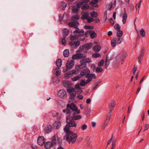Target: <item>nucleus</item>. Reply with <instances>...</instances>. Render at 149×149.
I'll return each mask as SVG.
<instances>
[{
	"label": "nucleus",
	"instance_id": "1",
	"mask_svg": "<svg viewBox=\"0 0 149 149\" xmlns=\"http://www.w3.org/2000/svg\"><path fill=\"white\" fill-rule=\"evenodd\" d=\"M70 115L66 117V125L64 128V130L66 134L65 135L66 140L68 142L69 144L71 143H74L76 141L77 137V135L76 133H74L70 130V127H76L77 125L75 121L71 118Z\"/></svg>",
	"mask_w": 149,
	"mask_h": 149
},
{
	"label": "nucleus",
	"instance_id": "2",
	"mask_svg": "<svg viewBox=\"0 0 149 149\" xmlns=\"http://www.w3.org/2000/svg\"><path fill=\"white\" fill-rule=\"evenodd\" d=\"M67 107V114H71L72 113L76 112L77 114H79L80 112V110L78 109L76 105L73 103L70 104H68Z\"/></svg>",
	"mask_w": 149,
	"mask_h": 149
},
{
	"label": "nucleus",
	"instance_id": "3",
	"mask_svg": "<svg viewBox=\"0 0 149 149\" xmlns=\"http://www.w3.org/2000/svg\"><path fill=\"white\" fill-rule=\"evenodd\" d=\"M86 56V54H83L81 53L77 54L74 55L72 57V58L73 60L76 59H79L83 58L86 61V63H89L91 61V60L90 58H88L85 59Z\"/></svg>",
	"mask_w": 149,
	"mask_h": 149
},
{
	"label": "nucleus",
	"instance_id": "4",
	"mask_svg": "<svg viewBox=\"0 0 149 149\" xmlns=\"http://www.w3.org/2000/svg\"><path fill=\"white\" fill-rule=\"evenodd\" d=\"M77 30L73 32L74 35H77L80 38L79 40L81 41H84L85 39L84 38V31L83 30L81 29H79V28L77 29Z\"/></svg>",
	"mask_w": 149,
	"mask_h": 149
},
{
	"label": "nucleus",
	"instance_id": "5",
	"mask_svg": "<svg viewBox=\"0 0 149 149\" xmlns=\"http://www.w3.org/2000/svg\"><path fill=\"white\" fill-rule=\"evenodd\" d=\"M67 92L70 94L71 99H74L76 95L75 89L72 87L68 88L67 89Z\"/></svg>",
	"mask_w": 149,
	"mask_h": 149
},
{
	"label": "nucleus",
	"instance_id": "6",
	"mask_svg": "<svg viewBox=\"0 0 149 149\" xmlns=\"http://www.w3.org/2000/svg\"><path fill=\"white\" fill-rule=\"evenodd\" d=\"M58 95L59 97L63 99L66 98L67 95L66 91L63 90H60Z\"/></svg>",
	"mask_w": 149,
	"mask_h": 149
},
{
	"label": "nucleus",
	"instance_id": "7",
	"mask_svg": "<svg viewBox=\"0 0 149 149\" xmlns=\"http://www.w3.org/2000/svg\"><path fill=\"white\" fill-rule=\"evenodd\" d=\"M77 114L76 112L73 113L72 114V116H71L70 118L73 120H77L81 119V116L80 115H76Z\"/></svg>",
	"mask_w": 149,
	"mask_h": 149
},
{
	"label": "nucleus",
	"instance_id": "8",
	"mask_svg": "<svg viewBox=\"0 0 149 149\" xmlns=\"http://www.w3.org/2000/svg\"><path fill=\"white\" fill-rule=\"evenodd\" d=\"M74 62L73 61L71 60L68 61L65 65L66 70H68L70 68H71L74 65Z\"/></svg>",
	"mask_w": 149,
	"mask_h": 149
},
{
	"label": "nucleus",
	"instance_id": "9",
	"mask_svg": "<svg viewBox=\"0 0 149 149\" xmlns=\"http://www.w3.org/2000/svg\"><path fill=\"white\" fill-rule=\"evenodd\" d=\"M79 25V23L78 21L74 22H71L68 23V25L69 26L74 27L76 29H78V26Z\"/></svg>",
	"mask_w": 149,
	"mask_h": 149
},
{
	"label": "nucleus",
	"instance_id": "10",
	"mask_svg": "<svg viewBox=\"0 0 149 149\" xmlns=\"http://www.w3.org/2000/svg\"><path fill=\"white\" fill-rule=\"evenodd\" d=\"M70 1H72L74 0H68ZM82 1L78 2L76 5L77 7V8H80L81 7L82 5H83L84 3H88L90 0H81Z\"/></svg>",
	"mask_w": 149,
	"mask_h": 149
},
{
	"label": "nucleus",
	"instance_id": "11",
	"mask_svg": "<svg viewBox=\"0 0 149 149\" xmlns=\"http://www.w3.org/2000/svg\"><path fill=\"white\" fill-rule=\"evenodd\" d=\"M90 73V70L87 68H86L85 69H83L80 72V75L81 77L86 76V74Z\"/></svg>",
	"mask_w": 149,
	"mask_h": 149
},
{
	"label": "nucleus",
	"instance_id": "12",
	"mask_svg": "<svg viewBox=\"0 0 149 149\" xmlns=\"http://www.w3.org/2000/svg\"><path fill=\"white\" fill-rule=\"evenodd\" d=\"M92 45L93 44L91 42L86 43L82 47L81 49H85L88 50L91 48Z\"/></svg>",
	"mask_w": 149,
	"mask_h": 149
},
{
	"label": "nucleus",
	"instance_id": "13",
	"mask_svg": "<svg viewBox=\"0 0 149 149\" xmlns=\"http://www.w3.org/2000/svg\"><path fill=\"white\" fill-rule=\"evenodd\" d=\"M116 104V102L114 101H112L110 102L109 105V108L110 109L109 112L108 113V114H111V112L112 111L114 107Z\"/></svg>",
	"mask_w": 149,
	"mask_h": 149
},
{
	"label": "nucleus",
	"instance_id": "14",
	"mask_svg": "<svg viewBox=\"0 0 149 149\" xmlns=\"http://www.w3.org/2000/svg\"><path fill=\"white\" fill-rule=\"evenodd\" d=\"M80 44V42L77 41L76 42L74 41L70 43V45L72 48H76Z\"/></svg>",
	"mask_w": 149,
	"mask_h": 149
},
{
	"label": "nucleus",
	"instance_id": "15",
	"mask_svg": "<svg viewBox=\"0 0 149 149\" xmlns=\"http://www.w3.org/2000/svg\"><path fill=\"white\" fill-rule=\"evenodd\" d=\"M123 9L124 10V13L122 17V22L123 24H125L126 23V21L127 19V16L125 8H124Z\"/></svg>",
	"mask_w": 149,
	"mask_h": 149
},
{
	"label": "nucleus",
	"instance_id": "16",
	"mask_svg": "<svg viewBox=\"0 0 149 149\" xmlns=\"http://www.w3.org/2000/svg\"><path fill=\"white\" fill-rule=\"evenodd\" d=\"M58 138L57 134H54V135L52 137V142L53 143L54 145H55L58 141Z\"/></svg>",
	"mask_w": 149,
	"mask_h": 149
},
{
	"label": "nucleus",
	"instance_id": "17",
	"mask_svg": "<svg viewBox=\"0 0 149 149\" xmlns=\"http://www.w3.org/2000/svg\"><path fill=\"white\" fill-rule=\"evenodd\" d=\"M126 56L127 55L126 52H124L123 54H120L118 55V56L121 59L120 62L122 64L123 63L124 60L125 59Z\"/></svg>",
	"mask_w": 149,
	"mask_h": 149
},
{
	"label": "nucleus",
	"instance_id": "18",
	"mask_svg": "<svg viewBox=\"0 0 149 149\" xmlns=\"http://www.w3.org/2000/svg\"><path fill=\"white\" fill-rule=\"evenodd\" d=\"M44 138L42 136H39L38 139V144L40 146H42L45 143Z\"/></svg>",
	"mask_w": 149,
	"mask_h": 149
},
{
	"label": "nucleus",
	"instance_id": "19",
	"mask_svg": "<svg viewBox=\"0 0 149 149\" xmlns=\"http://www.w3.org/2000/svg\"><path fill=\"white\" fill-rule=\"evenodd\" d=\"M86 77L88 79H90L92 81V79L96 78V77L94 74H90L88 73L86 74Z\"/></svg>",
	"mask_w": 149,
	"mask_h": 149
},
{
	"label": "nucleus",
	"instance_id": "20",
	"mask_svg": "<svg viewBox=\"0 0 149 149\" xmlns=\"http://www.w3.org/2000/svg\"><path fill=\"white\" fill-rule=\"evenodd\" d=\"M45 147L46 149H49L54 146L52 142L48 141L45 143Z\"/></svg>",
	"mask_w": 149,
	"mask_h": 149
},
{
	"label": "nucleus",
	"instance_id": "21",
	"mask_svg": "<svg viewBox=\"0 0 149 149\" xmlns=\"http://www.w3.org/2000/svg\"><path fill=\"white\" fill-rule=\"evenodd\" d=\"M52 125H47L44 129V131L47 133H49L52 130Z\"/></svg>",
	"mask_w": 149,
	"mask_h": 149
},
{
	"label": "nucleus",
	"instance_id": "22",
	"mask_svg": "<svg viewBox=\"0 0 149 149\" xmlns=\"http://www.w3.org/2000/svg\"><path fill=\"white\" fill-rule=\"evenodd\" d=\"M98 0H92L90 3V4L93 7H96L98 6L97 3H98Z\"/></svg>",
	"mask_w": 149,
	"mask_h": 149
},
{
	"label": "nucleus",
	"instance_id": "23",
	"mask_svg": "<svg viewBox=\"0 0 149 149\" xmlns=\"http://www.w3.org/2000/svg\"><path fill=\"white\" fill-rule=\"evenodd\" d=\"M53 125L54 127H56V129H58L61 126V122L59 120L55 121Z\"/></svg>",
	"mask_w": 149,
	"mask_h": 149
},
{
	"label": "nucleus",
	"instance_id": "24",
	"mask_svg": "<svg viewBox=\"0 0 149 149\" xmlns=\"http://www.w3.org/2000/svg\"><path fill=\"white\" fill-rule=\"evenodd\" d=\"M111 116V114H107V119L104 122V128H105L106 126H107L108 123V122L110 120V117Z\"/></svg>",
	"mask_w": 149,
	"mask_h": 149
},
{
	"label": "nucleus",
	"instance_id": "25",
	"mask_svg": "<svg viewBox=\"0 0 149 149\" xmlns=\"http://www.w3.org/2000/svg\"><path fill=\"white\" fill-rule=\"evenodd\" d=\"M86 67L80 64L79 65H76L75 66V69L77 71H79L81 69H82Z\"/></svg>",
	"mask_w": 149,
	"mask_h": 149
},
{
	"label": "nucleus",
	"instance_id": "26",
	"mask_svg": "<svg viewBox=\"0 0 149 149\" xmlns=\"http://www.w3.org/2000/svg\"><path fill=\"white\" fill-rule=\"evenodd\" d=\"M89 15V14L88 13L86 12H84L82 15L81 19L83 20L87 19Z\"/></svg>",
	"mask_w": 149,
	"mask_h": 149
},
{
	"label": "nucleus",
	"instance_id": "27",
	"mask_svg": "<svg viewBox=\"0 0 149 149\" xmlns=\"http://www.w3.org/2000/svg\"><path fill=\"white\" fill-rule=\"evenodd\" d=\"M93 49L95 52H98L100 50L101 47L99 45H96L95 46L93 47Z\"/></svg>",
	"mask_w": 149,
	"mask_h": 149
},
{
	"label": "nucleus",
	"instance_id": "28",
	"mask_svg": "<svg viewBox=\"0 0 149 149\" xmlns=\"http://www.w3.org/2000/svg\"><path fill=\"white\" fill-rule=\"evenodd\" d=\"M74 36L71 35L70 37V40H74L78 39H79L80 38L77 35H74Z\"/></svg>",
	"mask_w": 149,
	"mask_h": 149
},
{
	"label": "nucleus",
	"instance_id": "29",
	"mask_svg": "<svg viewBox=\"0 0 149 149\" xmlns=\"http://www.w3.org/2000/svg\"><path fill=\"white\" fill-rule=\"evenodd\" d=\"M117 39L116 38H113L111 40V45L112 47H114L116 45Z\"/></svg>",
	"mask_w": 149,
	"mask_h": 149
},
{
	"label": "nucleus",
	"instance_id": "30",
	"mask_svg": "<svg viewBox=\"0 0 149 149\" xmlns=\"http://www.w3.org/2000/svg\"><path fill=\"white\" fill-rule=\"evenodd\" d=\"M62 60L61 59H59L56 61V64L58 68L61 66L62 65Z\"/></svg>",
	"mask_w": 149,
	"mask_h": 149
},
{
	"label": "nucleus",
	"instance_id": "31",
	"mask_svg": "<svg viewBox=\"0 0 149 149\" xmlns=\"http://www.w3.org/2000/svg\"><path fill=\"white\" fill-rule=\"evenodd\" d=\"M55 70L56 71V77L59 76L61 74V70L60 69L58 68H56L55 69Z\"/></svg>",
	"mask_w": 149,
	"mask_h": 149
},
{
	"label": "nucleus",
	"instance_id": "32",
	"mask_svg": "<svg viewBox=\"0 0 149 149\" xmlns=\"http://www.w3.org/2000/svg\"><path fill=\"white\" fill-rule=\"evenodd\" d=\"M63 54L65 57H68L69 54V49H65L63 52Z\"/></svg>",
	"mask_w": 149,
	"mask_h": 149
},
{
	"label": "nucleus",
	"instance_id": "33",
	"mask_svg": "<svg viewBox=\"0 0 149 149\" xmlns=\"http://www.w3.org/2000/svg\"><path fill=\"white\" fill-rule=\"evenodd\" d=\"M91 31L92 32H91L90 34V36L92 39H93L96 37V33L94 31L91 30Z\"/></svg>",
	"mask_w": 149,
	"mask_h": 149
},
{
	"label": "nucleus",
	"instance_id": "34",
	"mask_svg": "<svg viewBox=\"0 0 149 149\" xmlns=\"http://www.w3.org/2000/svg\"><path fill=\"white\" fill-rule=\"evenodd\" d=\"M89 7L90 6L88 4L85 3L82 6V9L86 10L88 9Z\"/></svg>",
	"mask_w": 149,
	"mask_h": 149
},
{
	"label": "nucleus",
	"instance_id": "35",
	"mask_svg": "<svg viewBox=\"0 0 149 149\" xmlns=\"http://www.w3.org/2000/svg\"><path fill=\"white\" fill-rule=\"evenodd\" d=\"M71 73L70 71L68 72L64 75V77L65 78H69L72 76Z\"/></svg>",
	"mask_w": 149,
	"mask_h": 149
},
{
	"label": "nucleus",
	"instance_id": "36",
	"mask_svg": "<svg viewBox=\"0 0 149 149\" xmlns=\"http://www.w3.org/2000/svg\"><path fill=\"white\" fill-rule=\"evenodd\" d=\"M91 15L93 17L95 18L97 17L98 16V14L95 11H93L92 12L90 13Z\"/></svg>",
	"mask_w": 149,
	"mask_h": 149
},
{
	"label": "nucleus",
	"instance_id": "37",
	"mask_svg": "<svg viewBox=\"0 0 149 149\" xmlns=\"http://www.w3.org/2000/svg\"><path fill=\"white\" fill-rule=\"evenodd\" d=\"M117 36L118 37L120 38L123 35V32L120 30L118 31L116 33Z\"/></svg>",
	"mask_w": 149,
	"mask_h": 149
},
{
	"label": "nucleus",
	"instance_id": "38",
	"mask_svg": "<svg viewBox=\"0 0 149 149\" xmlns=\"http://www.w3.org/2000/svg\"><path fill=\"white\" fill-rule=\"evenodd\" d=\"M96 53L97 52L94 53L92 54V56L93 58H97L100 57L101 56V55L100 54Z\"/></svg>",
	"mask_w": 149,
	"mask_h": 149
},
{
	"label": "nucleus",
	"instance_id": "39",
	"mask_svg": "<svg viewBox=\"0 0 149 149\" xmlns=\"http://www.w3.org/2000/svg\"><path fill=\"white\" fill-rule=\"evenodd\" d=\"M103 68L101 67H97L96 69V72L97 73H100L103 71Z\"/></svg>",
	"mask_w": 149,
	"mask_h": 149
},
{
	"label": "nucleus",
	"instance_id": "40",
	"mask_svg": "<svg viewBox=\"0 0 149 149\" xmlns=\"http://www.w3.org/2000/svg\"><path fill=\"white\" fill-rule=\"evenodd\" d=\"M61 5L62 8V10H64L67 6L66 4L64 2H62L61 3Z\"/></svg>",
	"mask_w": 149,
	"mask_h": 149
},
{
	"label": "nucleus",
	"instance_id": "41",
	"mask_svg": "<svg viewBox=\"0 0 149 149\" xmlns=\"http://www.w3.org/2000/svg\"><path fill=\"white\" fill-rule=\"evenodd\" d=\"M69 33V30L67 29H64L63 30V33L64 34V35L66 36H67Z\"/></svg>",
	"mask_w": 149,
	"mask_h": 149
},
{
	"label": "nucleus",
	"instance_id": "42",
	"mask_svg": "<svg viewBox=\"0 0 149 149\" xmlns=\"http://www.w3.org/2000/svg\"><path fill=\"white\" fill-rule=\"evenodd\" d=\"M104 63V60L102 59L100 60L98 63V65L99 67L102 66H103Z\"/></svg>",
	"mask_w": 149,
	"mask_h": 149
},
{
	"label": "nucleus",
	"instance_id": "43",
	"mask_svg": "<svg viewBox=\"0 0 149 149\" xmlns=\"http://www.w3.org/2000/svg\"><path fill=\"white\" fill-rule=\"evenodd\" d=\"M81 78V76H80L79 75H78V76H76V77H73L72 79V80L73 81H77V80Z\"/></svg>",
	"mask_w": 149,
	"mask_h": 149
},
{
	"label": "nucleus",
	"instance_id": "44",
	"mask_svg": "<svg viewBox=\"0 0 149 149\" xmlns=\"http://www.w3.org/2000/svg\"><path fill=\"white\" fill-rule=\"evenodd\" d=\"M80 64L82 65H84V66L87 67L86 63V61H84V60L83 59L82 60H81L80 61Z\"/></svg>",
	"mask_w": 149,
	"mask_h": 149
},
{
	"label": "nucleus",
	"instance_id": "45",
	"mask_svg": "<svg viewBox=\"0 0 149 149\" xmlns=\"http://www.w3.org/2000/svg\"><path fill=\"white\" fill-rule=\"evenodd\" d=\"M140 34L141 35L142 37H144L145 36V32L144 30L142 29L140 31Z\"/></svg>",
	"mask_w": 149,
	"mask_h": 149
},
{
	"label": "nucleus",
	"instance_id": "46",
	"mask_svg": "<svg viewBox=\"0 0 149 149\" xmlns=\"http://www.w3.org/2000/svg\"><path fill=\"white\" fill-rule=\"evenodd\" d=\"M114 28L116 30L118 31L120 29V26H119L118 24H117L115 25Z\"/></svg>",
	"mask_w": 149,
	"mask_h": 149
},
{
	"label": "nucleus",
	"instance_id": "47",
	"mask_svg": "<svg viewBox=\"0 0 149 149\" xmlns=\"http://www.w3.org/2000/svg\"><path fill=\"white\" fill-rule=\"evenodd\" d=\"M84 27L86 29H91L93 28V26L87 25L84 26Z\"/></svg>",
	"mask_w": 149,
	"mask_h": 149
},
{
	"label": "nucleus",
	"instance_id": "48",
	"mask_svg": "<svg viewBox=\"0 0 149 149\" xmlns=\"http://www.w3.org/2000/svg\"><path fill=\"white\" fill-rule=\"evenodd\" d=\"M79 17L78 15L73 16L72 17V20H78L79 19Z\"/></svg>",
	"mask_w": 149,
	"mask_h": 149
},
{
	"label": "nucleus",
	"instance_id": "49",
	"mask_svg": "<svg viewBox=\"0 0 149 149\" xmlns=\"http://www.w3.org/2000/svg\"><path fill=\"white\" fill-rule=\"evenodd\" d=\"M144 53V50L143 49H142L141 51V52L139 56V58H142Z\"/></svg>",
	"mask_w": 149,
	"mask_h": 149
},
{
	"label": "nucleus",
	"instance_id": "50",
	"mask_svg": "<svg viewBox=\"0 0 149 149\" xmlns=\"http://www.w3.org/2000/svg\"><path fill=\"white\" fill-rule=\"evenodd\" d=\"M75 91L76 94V95L77 94H80L82 93L83 92V91L81 89H75Z\"/></svg>",
	"mask_w": 149,
	"mask_h": 149
},
{
	"label": "nucleus",
	"instance_id": "51",
	"mask_svg": "<svg viewBox=\"0 0 149 149\" xmlns=\"http://www.w3.org/2000/svg\"><path fill=\"white\" fill-rule=\"evenodd\" d=\"M85 81L84 80H81L79 84L81 86H84L86 85Z\"/></svg>",
	"mask_w": 149,
	"mask_h": 149
},
{
	"label": "nucleus",
	"instance_id": "52",
	"mask_svg": "<svg viewBox=\"0 0 149 149\" xmlns=\"http://www.w3.org/2000/svg\"><path fill=\"white\" fill-rule=\"evenodd\" d=\"M70 72H71V73L72 75V74H77L78 73V72L79 71H77L76 70H73L70 71Z\"/></svg>",
	"mask_w": 149,
	"mask_h": 149
},
{
	"label": "nucleus",
	"instance_id": "53",
	"mask_svg": "<svg viewBox=\"0 0 149 149\" xmlns=\"http://www.w3.org/2000/svg\"><path fill=\"white\" fill-rule=\"evenodd\" d=\"M65 37H64L61 40L62 44L64 45H65L66 44V41L65 39Z\"/></svg>",
	"mask_w": 149,
	"mask_h": 149
},
{
	"label": "nucleus",
	"instance_id": "54",
	"mask_svg": "<svg viewBox=\"0 0 149 149\" xmlns=\"http://www.w3.org/2000/svg\"><path fill=\"white\" fill-rule=\"evenodd\" d=\"M87 19V20L88 22L89 23L91 22L94 21V19L91 17H90L89 18H88Z\"/></svg>",
	"mask_w": 149,
	"mask_h": 149
},
{
	"label": "nucleus",
	"instance_id": "55",
	"mask_svg": "<svg viewBox=\"0 0 149 149\" xmlns=\"http://www.w3.org/2000/svg\"><path fill=\"white\" fill-rule=\"evenodd\" d=\"M107 58H106V60H105V68L106 69H107V67H108L110 62L109 61H107Z\"/></svg>",
	"mask_w": 149,
	"mask_h": 149
},
{
	"label": "nucleus",
	"instance_id": "56",
	"mask_svg": "<svg viewBox=\"0 0 149 149\" xmlns=\"http://www.w3.org/2000/svg\"><path fill=\"white\" fill-rule=\"evenodd\" d=\"M80 86V85L79 84H76L74 86L75 88V89H81V88Z\"/></svg>",
	"mask_w": 149,
	"mask_h": 149
},
{
	"label": "nucleus",
	"instance_id": "57",
	"mask_svg": "<svg viewBox=\"0 0 149 149\" xmlns=\"http://www.w3.org/2000/svg\"><path fill=\"white\" fill-rule=\"evenodd\" d=\"M87 125L86 124L83 125L81 127V129L82 130H84L87 129Z\"/></svg>",
	"mask_w": 149,
	"mask_h": 149
},
{
	"label": "nucleus",
	"instance_id": "58",
	"mask_svg": "<svg viewBox=\"0 0 149 149\" xmlns=\"http://www.w3.org/2000/svg\"><path fill=\"white\" fill-rule=\"evenodd\" d=\"M116 143L115 141H113L112 143V147L111 148V149H114V148H115L116 145Z\"/></svg>",
	"mask_w": 149,
	"mask_h": 149
},
{
	"label": "nucleus",
	"instance_id": "59",
	"mask_svg": "<svg viewBox=\"0 0 149 149\" xmlns=\"http://www.w3.org/2000/svg\"><path fill=\"white\" fill-rule=\"evenodd\" d=\"M91 31H89V30H88V31H86L85 32V36L86 37H87V35L88 34L90 35V33H91Z\"/></svg>",
	"mask_w": 149,
	"mask_h": 149
},
{
	"label": "nucleus",
	"instance_id": "60",
	"mask_svg": "<svg viewBox=\"0 0 149 149\" xmlns=\"http://www.w3.org/2000/svg\"><path fill=\"white\" fill-rule=\"evenodd\" d=\"M79 9L77 8H73L72 9V11L73 12H75L76 13H77L79 11Z\"/></svg>",
	"mask_w": 149,
	"mask_h": 149
},
{
	"label": "nucleus",
	"instance_id": "61",
	"mask_svg": "<svg viewBox=\"0 0 149 149\" xmlns=\"http://www.w3.org/2000/svg\"><path fill=\"white\" fill-rule=\"evenodd\" d=\"M149 127V125L148 124H146L145 126L144 130V131H146L148 130Z\"/></svg>",
	"mask_w": 149,
	"mask_h": 149
},
{
	"label": "nucleus",
	"instance_id": "62",
	"mask_svg": "<svg viewBox=\"0 0 149 149\" xmlns=\"http://www.w3.org/2000/svg\"><path fill=\"white\" fill-rule=\"evenodd\" d=\"M108 6L109 7V10L111 11L112 9V2H111V3L109 4L108 5Z\"/></svg>",
	"mask_w": 149,
	"mask_h": 149
},
{
	"label": "nucleus",
	"instance_id": "63",
	"mask_svg": "<svg viewBox=\"0 0 149 149\" xmlns=\"http://www.w3.org/2000/svg\"><path fill=\"white\" fill-rule=\"evenodd\" d=\"M109 21L111 23L112 26H113L114 24V22L112 18H111L110 19H109Z\"/></svg>",
	"mask_w": 149,
	"mask_h": 149
},
{
	"label": "nucleus",
	"instance_id": "64",
	"mask_svg": "<svg viewBox=\"0 0 149 149\" xmlns=\"http://www.w3.org/2000/svg\"><path fill=\"white\" fill-rule=\"evenodd\" d=\"M122 41V39L121 38H119L118 39L117 43L120 44L121 43V42Z\"/></svg>",
	"mask_w": 149,
	"mask_h": 149
}]
</instances>
